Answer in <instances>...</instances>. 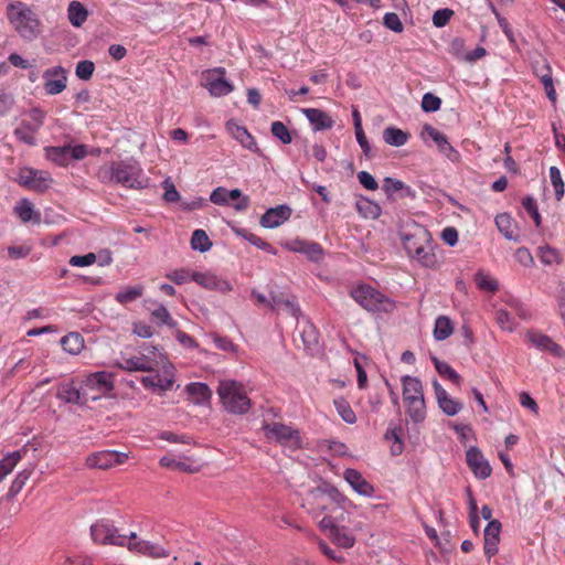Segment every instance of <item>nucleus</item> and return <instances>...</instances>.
<instances>
[{"label": "nucleus", "instance_id": "nucleus-1", "mask_svg": "<svg viewBox=\"0 0 565 565\" xmlns=\"http://www.w3.org/2000/svg\"><path fill=\"white\" fill-rule=\"evenodd\" d=\"M97 175L102 183L121 184L134 190L149 186V178L145 175L140 163L134 158L111 161L109 164L103 166Z\"/></svg>", "mask_w": 565, "mask_h": 565}, {"label": "nucleus", "instance_id": "nucleus-2", "mask_svg": "<svg viewBox=\"0 0 565 565\" xmlns=\"http://www.w3.org/2000/svg\"><path fill=\"white\" fill-rule=\"evenodd\" d=\"M7 17L14 30L26 41H33L41 33L42 24L38 15L21 1L8 4Z\"/></svg>", "mask_w": 565, "mask_h": 565}, {"label": "nucleus", "instance_id": "nucleus-3", "mask_svg": "<svg viewBox=\"0 0 565 565\" xmlns=\"http://www.w3.org/2000/svg\"><path fill=\"white\" fill-rule=\"evenodd\" d=\"M217 394L228 413L243 415L250 408V399L246 395L243 385L237 381H220Z\"/></svg>", "mask_w": 565, "mask_h": 565}, {"label": "nucleus", "instance_id": "nucleus-4", "mask_svg": "<svg viewBox=\"0 0 565 565\" xmlns=\"http://www.w3.org/2000/svg\"><path fill=\"white\" fill-rule=\"evenodd\" d=\"M351 297L371 312H390L394 309V302L390 298L369 285L353 288Z\"/></svg>", "mask_w": 565, "mask_h": 565}, {"label": "nucleus", "instance_id": "nucleus-5", "mask_svg": "<svg viewBox=\"0 0 565 565\" xmlns=\"http://www.w3.org/2000/svg\"><path fill=\"white\" fill-rule=\"evenodd\" d=\"M263 430L268 440L280 444L290 449L301 448V438L298 429H294L282 423H264Z\"/></svg>", "mask_w": 565, "mask_h": 565}, {"label": "nucleus", "instance_id": "nucleus-6", "mask_svg": "<svg viewBox=\"0 0 565 565\" xmlns=\"http://www.w3.org/2000/svg\"><path fill=\"white\" fill-rule=\"evenodd\" d=\"M45 158L57 166L66 167L72 160H82L87 156V147L85 145H64L50 146L44 148Z\"/></svg>", "mask_w": 565, "mask_h": 565}, {"label": "nucleus", "instance_id": "nucleus-7", "mask_svg": "<svg viewBox=\"0 0 565 565\" xmlns=\"http://www.w3.org/2000/svg\"><path fill=\"white\" fill-rule=\"evenodd\" d=\"M94 542L118 546L126 545L127 535L118 534V530L107 520H100L90 526Z\"/></svg>", "mask_w": 565, "mask_h": 565}, {"label": "nucleus", "instance_id": "nucleus-8", "mask_svg": "<svg viewBox=\"0 0 565 565\" xmlns=\"http://www.w3.org/2000/svg\"><path fill=\"white\" fill-rule=\"evenodd\" d=\"M53 182L50 173L33 168H22L19 173V184L36 192H44Z\"/></svg>", "mask_w": 565, "mask_h": 565}, {"label": "nucleus", "instance_id": "nucleus-9", "mask_svg": "<svg viewBox=\"0 0 565 565\" xmlns=\"http://www.w3.org/2000/svg\"><path fill=\"white\" fill-rule=\"evenodd\" d=\"M225 68L215 67L207 70L203 73L206 82L205 87L210 94L215 97H221L230 94L233 90V85L225 78Z\"/></svg>", "mask_w": 565, "mask_h": 565}, {"label": "nucleus", "instance_id": "nucleus-10", "mask_svg": "<svg viewBox=\"0 0 565 565\" xmlns=\"http://www.w3.org/2000/svg\"><path fill=\"white\" fill-rule=\"evenodd\" d=\"M399 236L402 244L411 258L415 257L416 252H423V244L431 241L430 233L420 225H416L413 232H402Z\"/></svg>", "mask_w": 565, "mask_h": 565}, {"label": "nucleus", "instance_id": "nucleus-11", "mask_svg": "<svg viewBox=\"0 0 565 565\" xmlns=\"http://www.w3.org/2000/svg\"><path fill=\"white\" fill-rule=\"evenodd\" d=\"M420 137L425 142L430 138L436 143L438 150L449 160L455 162L459 159V152L449 143L446 135L431 125L425 124L423 126Z\"/></svg>", "mask_w": 565, "mask_h": 565}, {"label": "nucleus", "instance_id": "nucleus-12", "mask_svg": "<svg viewBox=\"0 0 565 565\" xmlns=\"http://www.w3.org/2000/svg\"><path fill=\"white\" fill-rule=\"evenodd\" d=\"M126 546L130 552L153 558L169 556V553L161 545L145 540H137V534L135 532H131L129 535H127Z\"/></svg>", "mask_w": 565, "mask_h": 565}, {"label": "nucleus", "instance_id": "nucleus-13", "mask_svg": "<svg viewBox=\"0 0 565 565\" xmlns=\"http://www.w3.org/2000/svg\"><path fill=\"white\" fill-rule=\"evenodd\" d=\"M284 247L290 252L303 254L308 260L313 263H319L324 256L323 247L317 242L296 238L287 242Z\"/></svg>", "mask_w": 565, "mask_h": 565}, {"label": "nucleus", "instance_id": "nucleus-14", "mask_svg": "<svg viewBox=\"0 0 565 565\" xmlns=\"http://www.w3.org/2000/svg\"><path fill=\"white\" fill-rule=\"evenodd\" d=\"M43 78L44 89L49 95H57L66 88V71L61 65L45 70Z\"/></svg>", "mask_w": 565, "mask_h": 565}, {"label": "nucleus", "instance_id": "nucleus-15", "mask_svg": "<svg viewBox=\"0 0 565 565\" xmlns=\"http://www.w3.org/2000/svg\"><path fill=\"white\" fill-rule=\"evenodd\" d=\"M466 461L476 478L484 480L491 476L492 468L478 447L471 446L467 450Z\"/></svg>", "mask_w": 565, "mask_h": 565}, {"label": "nucleus", "instance_id": "nucleus-16", "mask_svg": "<svg viewBox=\"0 0 565 565\" xmlns=\"http://www.w3.org/2000/svg\"><path fill=\"white\" fill-rule=\"evenodd\" d=\"M502 524L499 520H490L483 531V551L488 562L498 554Z\"/></svg>", "mask_w": 565, "mask_h": 565}, {"label": "nucleus", "instance_id": "nucleus-17", "mask_svg": "<svg viewBox=\"0 0 565 565\" xmlns=\"http://www.w3.org/2000/svg\"><path fill=\"white\" fill-rule=\"evenodd\" d=\"M191 280L195 281L201 287L209 290H216L222 294L232 291L233 287L230 281L220 278L211 273L194 271L191 275Z\"/></svg>", "mask_w": 565, "mask_h": 565}, {"label": "nucleus", "instance_id": "nucleus-18", "mask_svg": "<svg viewBox=\"0 0 565 565\" xmlns=\"http://www.w3.org/2000/svg\"><path fill=\"white\" fill-rule=\"evenodd\" d=\"M114 375L106 371H98L85 376L83 384L88 390L99 394H107L114 390Z\"/></svg>", "mask_w": 565, "mask_h": 565}, {"label": "nucleus", "instance_id": "nucleus-19", "mask_svg": "<svg viewBox=\"0 0 565 565\" xmlns=\"http://www.w3.org/2000/svg\"><path fill=\"white\" fill-rule=\"evenodd\" d=\"M292 210L287 204L268 209L260 217V225L265 228H275L289 220Z\"/></svg>", "mask_w": 565, "mask_h": 565}, {"label": "nucleus", "instance_id": "nucleus-20", "mask_svg": "<svg viewBox=\"0 0 565 565\" xmlns=\"http://www.w3.org/2000/svg\"><path fill=\"white\" fill-rule=\"evenodd\" d=\"M433 387L438 406L446 415L455 416L461 411L462 404L451 398L436 379L433 381Z\"/></svg>", "mask_w": 565, "mask_h": 565}, {"label": "nucleus", "instance_id": "nucleus-21", "mask_svg": "<svg viewBox=\"0 0 565 565\" xmlns=\"http://www.w3.org/2000/svg\"><path fill=\"white\" fill-rule=\"evenodd\" d=\"M343 476H344L345 481L360 495L367 497V498H371L374 495L375 488L356 469L348 468V469H345Z\"/></svg>", "mask_w": 565, "mask_h": 565}, {"label": "nucleus", "instance_id": "nucleus-22", "mask_svg": "<svg viewBox=\"0 0 565 565\" xmlns=\"http://www.w3.org/2000/svg\"><path fill=\"white\" fill-rule=\"evenodd\" d=\"M526 339L536 349H539L541 351H547L553 356L562 358L564 355V353H565L559 344L554 342L548 335L543 334L541 332L527 331Z\"/></svg>", "mask_w": 565, "mask_h": 565}, {"label": "nucleus", "instance_id": "nucleus-23", "mask_svg": "<svg viewBox=\"0 0 565 565\" xmlns=\"http://www.w3.org/2000/svg\"><path fill=\"white\" fill-rule=\"evenodd\" d=\"M226 129L244 148L255 153H259V148L246 127L236 124L233 119H230L226 122Z\"/></svg>", "mask_w": 565, "mask_h": 565}, {"label": "nucleus", "instance_id": "nucleus-24", "mask_svg": "<svg viewBox=\"0 0 565 565\" xmlns=\"http://www.w3.org/2000/svg\"><path fill=\"white\" fill-rule=\"evenodd\" d=\"M56 397L67 404L84 405L87 402L85 393L74 385L73 380L57 386Z\"/></svg>", "mask_w": 565, "mask_h": 565}, {"label": "nucleus", "instance_id": "nucleus-25", "mask_svg": "<svg viewBox=\"0 0 565 565\" xmlns=\"http://www.w3.org/2000/svg\"><path fill=\"white\" fill-rule=\"evenodd\" d=\"M310 494L315 499H319L320 497L326 495L341 508H344L345 503L351 504V501L344 494H342L338 488L328 481H322L319 486L310 491Z\"/></svg>", "mask_w": 565, "mask_h": 565}, {"label": "nucleus", "instance_id": "nucleus-26", "mask_svg": "<svg viewBox=\"0 0 565 565\" xmlns=\"http://www.w3.org/2000/svg\"><path fill=\"white\" fill-rule=\"evenodd\" d=\"M302 114L313 126L315 131L327 130L333 127V119L323 110L318 108H303Z\"/></svg>", "mask_w": 565, "mask_h": 565}, {"label": "nucleus", "instance_id": "nucleus-27", "mask_svg": "<svg viewBox=\"0 0 565 565\" xmlns=\"http://www.w3.org/2000/svg\"><path fill=\"white\" fill-rule=\"evenodd\" d=\"M404 402L406 404V413L409 416L411 420L415 424L423 423L426 418L425 397H408Z\"/></svg>", "mask_w": 565, "mask_h": 565}, {"label": "nucleus", "instance_id": "nucleus-28", "mask_svg": "<svg viewBox=\"0 0 565 565\" xmlns=\"http://www.w3.org/2000/svg\"><path fill=\"white\" fill-rule=\"evenodd\" d=\"M185 391L198 405H204L209 403L212 397V391L206 383H190L185 386Z\"/></svg>", "mask_w": 565, "mask_h": 565}, {"label": "nucleus", "instance_id": "nucleus-29", "mask_svg": "<svg viewBox=\"0 0 565 565\" xmlns=\"http://www.w3.org/2000/svg\"><path fill=\"white\" fill-rule=\"evenodd\" d=\"M403 384V399L408 397L415 398L424 396V387L422 381L416 376L404 375L401 379Z\"/></svg>", "mask_w": 565, "mask_h": 565}, {"label": "nucleus", "instance_id": "nucleus-30", "mask_svg": "<svg viewBox=\"0 0 565 565\" xmlns=\"http://www.w3.org/2000/svg\"><path fill=\"white\" fill-rule=\"evenodd\" d=\"M300 337L307 351L313 352L319 349V332L311 322L306 321L303 323Z\"/></svg>", "mask_w": 565, "mask_h": 565}, {"label": "nucleus", "instance_id": "nucleus-31", "mask_svg": "<svg viewBox=\"0 0 565 565\" xmlns=\"http://www.w3.org/2000/svg\"><path fill=\"white\" fill-rule=\"evenodd\" d=\"M536 75L540 76L541 83L544 86L547 98L552 102V104L556 103V90L554 88L552 70L550 64L544 63L541 68L535 70Z\"/></svg>", "mask_w": 565, "mask_h": 565}, {"label": "nucleus", "instance_id": "nucleus-32", "mask_svg": "<svg viewBox=\"0 0 565 565\" xmlns=\"http://www.w3.org/2000/svg\"><path fill=\"white\" fill-rule=\"evenodd\" d=\"M384 439L386 441H393L390 452L393 457L399 456L404 451V443L402 440V427L393 426L392 424L387 427Z\"/></svg>", "mask_w": 565, "mask_h": 565}, {"label": "nucleus", "instance_id": "nucleus-33", "mask_svg": "<svg viewBox=\"0 0 565 565\" xmlns=\"http://www.w3.org/2000/svg\"><path fill=\"white\" fill-rule=\"evenodd\" d=\"M355 209L363 217H370L373 220H376L382 214L381 206L376 202L371 201L363 195H361L356 201Z\"/></svg>", "mask_w": 565, "mask_h": 565}, {"label": "nucleus", "instance_id": "nucleus-34", "mask_svg": "<svg viewBox=\"0 0 565 565\" xmlns=\"http://www.w3.org/2000/svg\"><path fill=\"white\" fill-rule=\"evenodd\" d=\"M409 137L408 132L394 126L386 127L383 130V140L390 146L402 147L408 141Z\"/></svg>", "mask_w": 565, "mask_h": 565}, {"label": "nucleus", "instance_id": "nucleus-35", "mask_svg": "<svg viewBox=\"0 0 565 565\" xmlns=\"http://www.w3.org/2000/svg\"><path fill=\"white\" fill-rule=\"evenodd\" d=\"M116 365L119 369L129 371V372H135V371L151 372L153 370L148 361V356L145 354L141 356H132V358L126 359L124 361V363H117Z\"/></svg>", "mask_w": 565, "mask_h": 565}, {"label": "nucleus", "instance_id": "nucleus-36", "mask_svg": "<svg viewBox=\"0 0 565 565\" xmlns=\"http://www.w3.org/2000/svg\"><path fill=\"white\" fill-rule=\"evenodd\" d=\"M111 456H116L115 450L99 451L90 455L86 462L89 468L108 469L115 466Z\"/></svg>", "mask_w": 565, "mask_h": 565}, {"label": "nucleus", "instance_id": "nucleus-37", "mask_svg": "<svg viewBox=\"0 0 565 565\" xmlns=\"http://www.w3.org/2000/svg\"><path fill=\"white\" fill-rule=\"evenodd\" d=\"M60 343L65 352L73 355L78 354L84 348V339L77 332H70L62 337Z\"/></svg>", "mask_w": 565, "mask_h": 565}, {"label": "nucleus", "instance_id": "nucleus-38", "mask_svg": "<svg viewBox=\"0 0 565 565\" xmlns=\"http://www.w3.org/2000/svg\"><path fill=\"white\" fill-rule=\"evenodd\" d=\"M68 20L75 28H79L87 19L88 12L79 1H71L67 9Z\"/></svg>", "mask_w": 565, "mask_h": 565}, {"label": "nucleus", "instance_id": "nucleus-39", "mask_svg": "<svg viewBox=\"0 0 565 565\" xmlns=\"http://www.w3.org/2000/svg\"><path fill=\"white\" fill-rule=\"evenodd\" d=\"M15 213L21 218L22 222L26 223L33 221L34 223H40L41 215L39 212H34L32 203L22 199L14 207Z\"/></svg>", "mask_w": 565, "mask_h": 565}, {"label": "nucleus", "instance_id": "nucleus-40", "mask_svg": "<svg viewBox=\"0 0 565 565\" xmlns=\"http://www.w3.org/2000/svg\"><path fill=\"white\" fill-rule=\"evenodd\" d=\"M431 361L435 365L436 371L438 372V374L440 376L448 379L457 386L461 385L462 377L447 362L441 361L436 356H433Z\"/></svg>", "mask_w": 565, "mask_h": 565}, {"label": "nucleus", "instance_id": "nucleus-41", "mask_svg": "<svg viewBox=\"0 0 565 565\" xmlns=\"http://www.w3.org/2000/svg\"><path fill=\"white\" fill-rule=\"evenodd\" d=\"M414 258L426 268H435L438 259L434 252L433 239L429 243L423 244V252H416Z\"/></svg>", "mask_w": 565, "mask_h": 565}, {"label": "nucleus", "instance_id": "nucleus-42", "mask_svg": "<svg viewBox=\"0 0 565 565\" xmlns=\"http://www.w3.org/2000/svg\"><path fill=\"white\" fill-rule=\"evenodd\" d=\"M454 326L451 320L446 316H439L435 321L434 338L437 341L446 340L451 335Z\"/></svg>", "mask_w": 565, "mask_h": 565}, {"label": "nucleus", "instance_id": "nucleus-43", "mask_svg": "<svg viewBox=\"0 0 565 565\" xmlns=\"http://www.w3.org/2000/svg\"><path fill=\"white\" fill-rule=\"evenodd\" d=\"M330 537L333 543L343 548H351L355 543L354 536L344 526L335 529L333 533H330Z\"/></svg>", "mask_w": 565, "mask_h": 565}, {"label": "nucleus", "instance_id": "nucleus-44", "mask_svg": "<svg viewBox=\"0 0 565 565\" xmlns=\"http://www.w3.org/2000/svg\"><path fill=\"white\" fill-rule=\"evenodd\" d=\"M191 247L194 250L205 253L211 249L212 242L204 230H195L191 237Z\"/></svg>", "mask_w": 565, "mask_h": 565}, {"label": "nucleus", "instance_id": "nucleus-45", "mask_svg": "<svg viewBox=\"0 0 565 565\" xmlns=\"http://www.w3.org/2000/svg\"><path fill=\"white\" fill-rule=\"evenodd\" d=\"M28 115L30 120H22L21 124H23V127H25L30 132H36L43 125L45 113L42 109L34 107L30 109Z\"/></svg>", "mask_w": 565, "mask_h": 565}, {"label": "nucleus", "instance_id": "nucleus-46", "mask_svg": "<svg viewBox=\"0 0 565 565\" xmlns=\"http://www.w3.org/2000/svg\"><path fill=\"white\" fill-rule=\"evenodd\" d=\"M335 409L341 416L342 420L348 424H354L356 422L355 413L353 412L349 402L343 397H338L333 401Z\"/></svg>", "mask_w": 565, "mask_h": 565}, {"label": "nucleus", "instance_id": "nucleus-47", "mask_svg": "<svg viewBox=\"0 0 565 565\" xmlns=\"http://www.w3.org/2000/svg\"><path fill=\"white\" fill-rule=\"evenodd\" d=\"M142 294H143L142 286H134V287H128L126 289L118 291L115 296V299L119 303L126 305L128 302L135 301L136 299L141 297Z\"/></svg>", "mask_w": 565, "mask_h": 565}, {"label": "nucleus", "instance_id": "nucleus-48", "mask_svg": "<svg viewBox=\"0 0 565 565\" xmlns=\"http://www.w3.org/2000/svg\"><path fill=\"white\" fill-rule=\"evenodd\" d=\"M228 202L236 201L232 206L237 212L246 211L250 205V200L244 195L239 189L227 190Z\"/></svg>", "mask_w": 565, "mask_h": 565}, {"label": "nucleus", "instance_id": "nucleus-49", "mask_svg": "<svg viewBox=\"0 0 565 565\" xmlns=\"http://www.w3.org/2000/svg\"><path fill=\"white\" fill-rule=\"evenodd\" d=\"M20 459L21 452L15 450L8 454L2 460H0V481L13 470Z\"/></svg>", "mask_w": 565, "mask_h": 565}, {"label": "nucleus", "instance_id": "nucleus-50", "mask_svg": "<svg viewBox=\"0 0 565 565\" xmlns=\"http://www.w3.org/2000/svg\"><path fill=\"white\" fill-rule=\"evenodd\" d=\"M270 132L284 145L292 142V135L282 121H273L270 125Z\"/></svg>", "mask_w": 565, "mask_h": 565}, {"label": "nucleus", "instance_id": "nucleus-51", "mask_svg": "<svg viewBox=\"0 0 565 565\" xmlns=\"http://www.w3.org/2000/svg\"><path fill=\"white\" fill-rule=\"evenodd\" d=\"M151 316L159 324H166L169 328H175L178 324L162 303H159L157 308L152 310Z\"/></svg>", "mask_w": 565, "mask_h": 565}, {"label": "nucleus", "instance_id": "nucleus-52", "mask_svg": "<svg viewBox=\"0 0 565 565\" xmlns=\"http://www.w3.org/2000/svg\"><path fill=\"white\" fill-rule=\"evenodd\" d=\"M160 465L162 467H167V468H170V469L180 470V471H184V472H191L192 473V472L198 471L196 467H193L192 465L186 463L184 461L177 460L175 458H173L171 456H163L160 459Z\"/></svg>", "mask_w": 565, "mask_h": 565}, {"label": "nucleus", "instance_id": "nucleus-53", "mask_svg": "<svg viewBox=\"0 0 565 565\" xmlns=\"http://www.w3.org/2000/svg\"><path fill=\"white\" fill-rule=\"evenodd\" d=\"M550 178H551V182L554 188V191H555V199L557 201H561L562 198L564 196L565 184L562 179L561 171L557 167L553 166L550 168Z\"/></svg>", "mask_w": 565, "mask_h": 565}, {"label": "nucleus", "instance_id": "nucleus-54", "mask_svg": "<svg viewBox=\"0 0 565 565\" xmlns=\"http://www.w3.org/2000/svg\"><path fill=\"white\" fill-rule=\"evenodd\" d=\"M475 281L478 288L484 291L495 292L499 289L498 281L482 271L476 274Z\"/></svg>", "mask_w": 565, "mask_h": 565}, {"label": "nucleus", "instance_id": "nucleus-55", "mask_svg": "<svg viewBox=\"0 0 565 565\" xmlns=\"http://www.w3.org/2000/svg\"><path fill=\"white\" fill-rule=\"evenodd\" d=\"M31 471L23 470L18 473V476L12 481L9 491L7 493L8 499L14 498L24 487L26 480L30 478Z\"/></svg>", "mask_w": 565, "mask_h": 565}, {"label": "nucleus", "instance_id": "nucleus-56", "mask_svg": "<svg viewBox=\"0 0 565 565\" xmlns=\"http://www.w3.org/2000/svg\"><path fill=\"white\" fill-rule=\"evenodd\" d=\"M495 224L498 226V230L508 238V239H513L515 236H514V232L512 231L511 228V225H512V220H511V216L507 213H503V214H499L497 217H495Z\"/></svg>", "mask_w": 565, "mask_h": 565}, {"label": "nucleus", "instance_id": "nucleus-57", "mask_svg": "<svg viewBox=\"0 0 565 565\" xmlns=\"http://www.w3.org/2000/svg\"><path fill=\"white\" fill-rule=\"evenodd\" d=\"M441 107V99L433 93L424 94L422 98V109L424 113H435Z\"/></svg>", "mask_w": 565, "mask_h": 565}, {"label": "nucleus", "instance_id": "nucleus-58", "mask_svg": "<svg viewBox=\"0 0 565 565\" xmlns=\"http://www.w3.org/2000/svg\"><path fill=\"white\" fill-rule=\"evenodd\" d=\"M522 205L525 209V211L529 213V215L533 218L535 226L540 227L542 218L539 213L537 204H536V201L534 200V198L531 195L525 196L522 200Z\"/></svg>", "mask_w": 565, "mask_h": 565}, {"label": "nucleus", "instance_id": "nucleus-59", "mask_svg": "<svg viewBox=\"0 0 565 565\" xmlns=\"http://www.w3.org/2000/svg\"><path fill=\"white\" fill-rule=\"evenodd\" d=\"M95 71V64L89 60L79 61L76 65L75 74L82 81L92 78Z\"/></svg>", "mask_w": 565, "mask_h": 565}, {"label": "nucleus", "instance_id": "nucleus-60", "mask_svg": "<svg viewBox=\"0 0 565 565\" xmlns=\"http://www.w3.org/2000/svg\"><path fill=\"white\" fill-rule=\"evenodd\" d=\"M495 321L500 326L502 330L513 331L515 328L514 320L510 312L503 309H499L495 311Z\"/></svg>", "mask_w": 565, "mask_h": 565}, {"label": "nucleus", "instance_id": "nucleus-61", "mask_svg": "<svg viewBox=\"0 0 565 565\" xmlns=\"http://www.w3.org/2000/svg\"><path fill=\"white\" fill-rule=\"evenodd\" d=\"M454 15V10L449 8L438 9L433 14V24L436 28H444Z\"/></svg>", "mask_w": 565, "mask_h": 565}, {"label": "nucleus", "instance_id": "nucleus-62", "mask_svg": "<svg viewBox=\"0 0 565 565\" xmlns=\"http://www.w3.org/2000/svg\"><path fill=\"white\" fill-rule=\"evenodd\" d=\"M383 24L385 28H387L388 30H392L396 33H401L404 30V25L398 17V14L395 12L385 13V15L383 18Z\"/></svg>", "mask_w": 565, "mask_h": 565}, {"label": "nucleus", "instance_id": "nucleus-63", "mask_svg": "<svg viewBox=\"0 0 565 565\" xmlns=\"http://www.w3.org/2000/svg\"><path fill=\"white\" fill-rule=\"evenodd\" d=\"M35 132H30L25 127H23V124H21L19 127H17L13 131L14 137L29 146H34L36 143V139L34 137Z\"/></svg>", "mask_w": 565, "mask_h": 565}, {"label": "nucleus", "instance_id": "nucleus-64", "mask_svg": "<svg viewBox=\"0 0 565 565\" xmlns=\"http://www.w3.org/2000/svg\"><path fill=\"white\" fill-rule=\"evenodd\" d=\"M465 49L466 42L462 38H454L449 43V53L458 60L463 61V57L466 55Z\"/></svg>", "mask_w": 565, "mask_h": 565}]
</instances>
